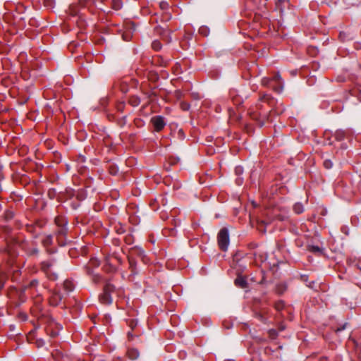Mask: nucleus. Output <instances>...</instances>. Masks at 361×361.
<instances>
[{"instance_id": "a19ab883", "label": "nucleus", "mask_w": 361, "mask_h": 361, "mask_svg": "<svg viewBox=\"0 0 361 361\" xmlns=\"http://www.w3.org/2000/svg\"><path fill=\"white\" fill-rule=\"evenodd\" d=\"M50 335H51V337H56L58 335V332H56V331H51L50 333Z\"/></svg>"}, {"instance_id": "b1692460", "label": "nucleus", "mask_w": 361, "mask_h": 361, "mask_svg": "<svg viewBox=\"0 0 361 361\" xmlns=\"http://www.w3.org/2000/svg\"><path fill=\"white\" fill-rule=\"evenodd\" d=\"M115 290V286L111 283H107L104 288V291L107 292L111 295V293L114 292Z\"/></svg>"}, {"instance_id": "412c9836", "label": "nucleus", "mask_w": 361, "mask_h": 361, "mask_svg": "<svg viewBox=\"0 0 361 361\" xmlns=\"http://www.w3.org/2000/svg\"><path fill=\"white\" fill-rule=\"evenodd\" d=\"M309 250L313 253L322 254L323 249L318 245H310Z\"/></svg>"}, {"instance_id": "c9c22d12", "label": "nucleus", "mask_w": 361, "mask_h": 361, "mask_svg": "<svg viewBox=\"0 0 361 361\" xmlns=\"http://www.w3.org/2000/svg\"><path fill=\"white\" fill-rule=\"evenodd\" d=\"M56 300H58L59 302H61L64 298V295L60 293H58L55 295Z\"/></svg>"}, {"instance_id": "1a4fd4ad", "label": "nucleus", "mask_w": 361, "mask_h": 361, "mask_svg": "<svg viewBox=\"0 0 361 361\" xmlns=\"http://www.w3.org/2000/svg\"><path fill=\"white\" fill-rule=\"evenodd\" d=\"M99 300L102 303L106 304V305H110L112 302V298L111 295L107 293L104 292L99 296Z\"/></svg>"}, {"instance_id": "c85d7f7f", "label": "nucleus", "mask_w": 361, "mask_h": 361, "mask_svg": "<svg viewBox=\"0 0 361 361\" xmlns=\"http://www.w3.org/2000/svg\"><path fill=\"white\" fill-rule=\"evenodd\" d=\"M90 1V0H79L78 2L75 4H78L79 7L81 8L87 6Z\"/></svg>"}, {"instance_id": "dca6fc26", "label": "nucleus", "mask_w": 361, "mask_h": 361, "mask_svg": "<svg viewBox=\"0 0 361 361\" xmlns=\"http://www.w3.org/2000/svg\"><path fill=\"white\" fill-rule=\"evenodd\" d=\"M26 252L30 256H35L39 254V249L36 246H27L26 248Z\"/></svg>"}, {"instance_id": "9d476101", "label": "nucleus", "mask_w": 361, "mask_h": 361, "mask_svg": "<svg viewBox=\"0 0 361 361\" xmlns=\"http://www.w3.org/2000/svg\"><path fill=\"white\" fill-rule=\"evenodd\" d=\"M235 284L241 288H245L247 286V282L246 279L243 276H238L235 280Z\"/></svg>"}, {"instance_id": "423d86ee", "label": "nucleus", "mask_w": 361, "mask_h": 361, "mask_svg": "<svg viewBox=\"0 0 361 361\" xmlns=\"http://www.w3.org/2000/svg\"><path fill=\"white\" fill-rule=\"evenodd\" d=\"M53 264L54 263L52 262H43L42 263V269L51 280H56L58 276L51 270Z\"/></svg>"}, {"instance_id": "9b49d317", "label": "nucleus", "mask_w": 361, "mask_h": 361, "mask_svg": "<svg viewBox=\"0 0 361 361\" xmlns=\"http://www.w3.org/2000/svg\"><path fill=\"white\" fill-rule=\"evenodd\" d=\"M128 261H129V267L131 270V275L138 274L139 270L137 269V262L133 258H129Z\"/></svg>"}, {"instance_id": "58836bf2", "label": "nucleus", "mask_w": 361, "mask_h": 361, "mask_svg": "<svg viewBox=\"0 0 361 361\" xmlns=\"http://www.w3.org/2000/svg\"><path fill=\"white\" fill-rule=\"evenodd\" d=\"M346 325H347V324H345L341 327L338 328L336 331L338 332L342 331L343 330H344L345 329Z\"/></svg>"}, {"instance_id": "20e7f679", "label": "nucleus", "mask_w": 361, "mask_h": 361, "mask_svg": "<svg viewBox=\"0 0 361 361\" xmlns=\"http://www.w3.org/2000/svg\"><path fill=\"white\" fill-rule=\"evenodd\" d=\"M138 82L135 79L129 77L123 78L120 84V90H128L137 87Z\"/></svg>"}, {"instance_id": "7c9ffc66", "label": "nucleus", "mask_w": 361, "mask_h": 361, "mask_svg": "<svg viewBox=\"0 0 361 361\" xmlns=\"http://www.w3.org/2000/svg\"><path fill=\"white\" fill-rule=\"evenodd\" d=\"M162 18H163L162 20L169 21L171 18V13H169L168 12H164L162 15Z\"/></svg>"}, {"instance_id": "79ce46f5", "label": "nucleus", "mask_w": 361, "mask_h": 361, "mask_svg": "<svg viewBox=\"0 0 361 361\" xmlns=\"http://www.w3.org/2000/svg\"><path fill=\"white\" fill-rule=\"evenodd\" d=\"M37 343H38V345H41V346L44 344V341L42 339H40V340L37 341Z\"/></svg>"}, {"instance_id": "4c0bfd02", "label": "nucleus", "mask_w": 361, "mask_h": 361, "mask_svg": "<svg viewBox=\"0 0 361 361\" xmlns=\"http://www.w3.org/2000/svg\"><path fill=\"white\" fill-rule=\"evenodd\" d=\"M4 276L3 275L0 276V289L3 288L4 285Z\"/></svg>"}, {"instance_id": "f8f14e48", "label": "nucleus", "mask_w": 361, "mask_h": 361, "mask_svg": "<svg viewBox=\"0 0 361 361\" xmlns=\"http://www.w3.org/2000/svg\"><path fill=\"white\" fill-rule=\"evenodd\" d=\"M80 8L75 3L72 4L68 8V13L72 16H75L79 13Z\"/></svg>"}, {"instance_id": "473e14b6", "label": "nucleus", "mask_w": 361, "mask_h": 361, "mask_svg": "<svg viewBox=\"0 0 361 361\" xmlns=\"http://www.w3.org/2000/svg\"><path fill=\"white\" fill-rule=\"evenodd\" d=\"M275 307L278 311L281 310L283 308V301H279L276 303Z\"/></svg>"}, {"instance_id": "5701e85b", "label": "nucleus", "mask_w": 361, "mask_h": 361, "mask_svg": "<svg viewBox=\"0 0 361 361\" xmlns=\"http://www.w3.org/2000/svg\"><path fill=\"white\" fill-rule=\"evenodd\" d=\"M199 33L204 37H207L209 33V30L206 26H202L199 29Z\"/></svg>"}, {"instance_id": "f704fd0d", "label": "nucleus", "mask_w": 361, "mask_h": 361, "mask_svg": "<svg viewBox=\"0 0 361 361\" xmlns=\"http://www.w3.org/2000/svg\"><path fill=\"white\" fill-rule=\"evenodd\" d=\"M88 274L92 275L93 280L94 281V282H96V283L99 282V275H95V274H93L92 271H88Z\"/></svg>"}, {"instance_id": "4be33fe9", "label": "nucleus", "mask_w": 361, "mask_h": 361, "mask_svg": "<svg viewBox=\"0 0 361 361\" xmlns=\"http://www.w3.org/2000/svg\"><path fill=\"white\" fill-rule=\"evenodd\" d=\"M44 6L48 9H51L55 6V1L54 0H44Z\"/></svg>"}, {"instance_id": "6e6552de", "label": "nucleus", "mask_w": 361, "mask_h": 361, "mask_svg": "<svg viewBox=\"0 0 361 361\" xmlns=\"http://www.w3.org/2000/svg\"><path fill=\"white\" fill-rule=\"evenodd\" d=\"M52 242L53 238L51 235H47L42 240V245L46 247L49 253H54L56 252V250H49L48 248V247L52 244Z\"/></svg>"}, {"instance_id": "ea45409f", "label": "nucleus", "mask_w": 361, "mask_h": 361, "mask_svg": "<svg viewBox=\"0 0 361 361\" xmlns=\"http://www.w3.org/2000/svg\"><path fill=\"white\" fill-rule=\"evenodd\" d=\"M314 281H312L310 282L308 284H307V286L311 288H314Z\"/></svg>"}, {"instance_id": "4468645a", "label": "nucleus", "mask_w": 361, "mask_h": 361, "mask_svg": "<svg viewBox=\"0 0 361 361\" xmlns=\"http://www.w3.org/2000/svg\"><path fill=\"white\" fill-rule=\"evenodd\" d=\"M139 355H140V353L137 349H135V348L128 349V356L130 360H135L138 358Z\"/></svg>"}, {"instance_id": "c756f323", "label": "nucleus", "mask_w": 361, "mask_h": 361, "mask_svg": "<svg viewBox=\"0 0 361 361\" xmlns=\"http://www.w3.org/2000/svg\"><path fill=\"white\" fill-rule=\"evenodd\" d=\"M324 166L326 169H329L332 168L333 163L331 160L326 159L324 161Z\"/></svg>"}, {"instance_id": "09e8293b", "label": "nucleus", "mask_w": 361, "mask_h": 361, "mask_svg": "<svg viewBox=\"0 0 361 361\" xmlns=\"http://www.w3.org/2000/svg\"><path fill=\"white\" fill-rule=\"evenodd\" d=\"M259 318L262 321H263V319H264L263 317H262L261 314H259Z\"/></svg>"}, {"instance_id": "2f4dec72", "label": "nucleus", "mask_w": 361, "mask_h": 361, "mask_svg": "<svg viewBox=\"0 0 361 361\" xmlns=\"http://www.w3.org/2000/svg\"><path fill=\"white\" fill-rule=\"evenodd\" d=\"M235 172L237 175H241L243 173V168L241 166H238L235 169Z\"/></svg>"}, {"instance_id": "f257e3e1", "label": "nucleus", "mask_w": 361, "mask_h": 361, "mask_svg": "<svg viewBox=\"0 0 361 361\" xmlns=\"http://www.w3.org/2000/svg\"><path fill=\"white\" fill-rule=\"evenodd\" d=\"M262 85L264 88L281 90L283 88V82L279 73L274 72L271 77H266L262 80Z\"/></svg>"}, {"instance_id": "a211bd4d", "label": "nucleus", "mask_w": 361, "mask_h": 361, "mask_svg": "<svg viewBox=\"0 0 361 361\" xmlns=\"http://www.w3.org/2000/svg\"><path fill=\"white\" fill-rule=\"evenodd\" d=\"M123 4L121 0H112L111 8L116 11L120 10L122 8Z\"/></svg>"}, {"instance_id": "a878e982", "label": "nucleus", "mask_w": 361, "mask_h": 361, "mask_svg": "<svg viewBox=\"0 0 361 361\" xmlns=\"http://www.w3.org/2000/svg\"><path fill=\"white\" fill-rule=\"evenodd\" d=\"M345 133L343 130H337L335 133V137L338 140H342L344 138Z\"/></svg>"}, {"instance_id": "ddd939ff", "label": "nucleus", "mask_w": 361, "mask_h": 361, "mask_svg": "<svg viewBox=\"0 0 361 361\" xmlns=\"http://www.w3.org/2000/svg\"><path fill=\"white\" fill-rule=\"evenodd\" d=\"M152 63L161 66H166L168 63L167 61H164L161 56H156L154 57Z\"/></svg>"}, {"instance_id": "2eb2a0df", "label": "nucleus", "mask_w": 361, "mask_h": 361, "mask_svg": "<svg viewBox=\"0 0 361 361\" xmlns=\"http://www.w3.org/2000/svg\"><path fill=\"white\" fill-rule=\"evenodd\" d=\"M63 286L66 295L73 291L74 289V285L70 281H65Z\"/></svg>"}, {"instance_id": "f03ea898", "label": "nucleus", "mask_w": 361, "mask_h": 361, "mask_svg": "<svg viewBox=\"0 0 361 361\" xmlns=\"http://www.w3.org/2000/svg\"><path fill=\"white\" fill-rule=\"evenodd\" d=\"M230 243L229 232L228 228H221L218 233V244L222 251L228 250Z\"/></svg>"}, {"instance_id": "e433bc0d", "label": "nucleus", "mask_w": 361, "mask_h": 361, "mask_svg": "<svg viewBox=\"0 0 361 361\" xmlns=\"http://www.w3.org/2000/svg\"><path fill=\"white\" fill-rule=\"evenodd\" d=\"M91 264L94 266V267H97V266H99V261L97 259H91Z\"/></svg>"}, {"instance_id": "393cba45", "label": "nucleus", "mask_w": 361, "mask_h": 361, "mask_svg": "<svg viewBox=\"0 0 361 361\" xmlns=\"http://www.w3.org/2000/svg\"><path fill=\"white\" fill-rule=\"evenodd\" d=\"M130 103L133 106H137L140 103V99L137 97H133L130 99Z\"/></svg>"}, {"instance_id": "aec40b11", "label": "nucleus", "mask_w": 361, "mask_h": 361, "mask_svg": "<svg viewBox=\"0 0 361 361\" xmlns=\"http://www.w3.org/2000/svg\"><path fill=\"white\" fill-rule=\"evenodd\" d=\"M152 48L155 51H159L162 48V44L159 40H154L152 43Z\"/></svg>"}, {"instance_id": "a18cd8bd", "label": "nucleus", "mask_w": 361, "mask_h": 361, "mask_svg": "<svg viewBox=\"0 0 361 361\" xmlns=\"http://www.w3.org/2000/svg\"><path fill=\"white\" fill-rule=\"evenodd\" d=\"M197 94H197V92H194V93H193V96H194V97H195V98H199V97H197Z\"/></svg>"}, {"instance_id": "f3484780", "label": "nucleus", "mask_w": 361, "mask_h": 361, "mask_svg": "<svg viewBox=\"0 0 361 361\" xmlns=\"http://www.w3.org/2000/svg\"><path fill=\"white\" fill-rule=\"evenodd\" d=\"M287 289V285L285 283H279L276 286V292L281 295L283 294Z\"/></svg>"}, {"instance_id": "c03bdc74", "label": "nucleus", "mask_w": 361, "mask_h": 361, "mask_svg": "<svg viewBox=\"0 0 361 361\" xmlns=\"http://www.w3.org/2000/svg\"><path fill=\"white\" fill-rule=\"evenodd\" d=\"M12 217H13V214L11 212H10L9 214H7L8 219H11Z\"/></svg>"}, {"instance_id": "37998d69", "label": "nucleus", "mask_w": 361, "mask_h": 361, "mask_svg": "<svg viewBox=\"0 0 361 361\" xmlns=\"http://www.w3.org/2000/svg\"><path fill=\"white\" fill-rule=\"evenodd\" d=\"M142 71H143L142 69H140V68H137V70H136V73H137V75L142 74Z\"/></svg>"}, {"instance_id": "6ab92c4d", "label": "nucleus", "mask_w": 361, "mask_h": 361, "mask_svg": "<svg viewBox=\"0 0 361 361\" xmlns=\"http://www.w3.org/2000/svg\"><path fill=\"white\" fill-rule=\"evenodd\" d=\"M293 210L296 214H301L304 211V207L300 202H296L293 205Z\"/></svg>"}, {"instance_id": "49530a36", "label": "nucleus", "mask_w": 361, "mask_h": 361, "mask_svg": "<svg viewBox=\"0 0 361 361\" xmlns=\"http://www.w3.org/2000/svg\"><path fill=\"white\" fill-rule=\"evenodd\" d=\"M252 204L254 207H257V204L255 202H252Z\"/></svg>"}, {"instance_id": "7ed1b4c3", "label": "nucleus", "mask_w": 361, "mask_h": 361, "mask_svg": "<svg viewBox=\"0 0 361 361\" xmlns=\"http://www.w3.org/2000/svg\"><path fill=\"white\" fill-rule=\"evenodd\" d=\"M154 32L159 35L163 41L166 43L169 44L171 42V35L173 32V30L169 28L168 26L165 27H161L160 25H157L154 29Z\"/></svg>"}, {"instance_id": "cd10ccee", "label": "nucleus", "mask_w": 361, "mask_h": 361, "mask_svg": "<svg viewBox=\"0 0 361 361\" xmlns=\"http://www.w3.org/2000/svg\"><path fill=\"white\" fill-rule=\"evenodd\" d=\"M159 8L162 11H167L169 8V4L166 1H161L159 3Z\"/></svg>"}, {"instance_id": "72a5a7b5", "label": "nucleus", "mask_w": 361, "mask_h": 361, "mask_svg": "<svg viewBox=\"0 0 361 361\" xmlns=\"http://www.w3.org/2000/svg\"><path fill=\"white\" fill-rule=\"evenodd\" d=\"M355 94H352L353 97L356 98L357 100L361 102V91L359 92H353Z\"/></svg>"}, {"instance_id": "de8ad7c7", "label": "nucleus", "mask_w": 361, "mask_h": 361, "mask_svg": "<svg viewBox=\"0 0 361 361\" xmlns=\"http://www.w3.org/2000/svg\"><path fill=\"white\" fill-rule=\"evenodd\" d=\"M144 252V251L142 249L139 250V254L142 255Z\"/></svg>"}, {"instance_id": "0eeeda50", "label": "nucleus", "mask_w": 361, "mask_h": 361, "mask_svg": "<svg viewBox=\"0 0 361 361\" xmlns=\"http://www.w3.org/2000/svg\"><path fill=\"white\" fill-rule=\"evenodd\" d=\"M56 223L60 227V228H59V230L58 231V234H57L58 235L59 243L61 246H63V245H65V243L61 242L60 238L61 237H63V236H65L66 235V232H67L66 224H67V223L64 222L62 224H60L57 219H56Z\"/></svg>"}, {"instance_id": "39448f33", "label": "nucleus", "mask_w": 361, "mask_h": 361, "mask_svg": "<svg viewBox=\"0 0 361 361\" xmlns=\"http://www.w3.org/2000/svg\"><path fill=\"white\" fill-rule=\"evenodd\" d=\"M151 123H152L154 128L157 131L161 130L166 123L165 118L162 116H155L151 118Z\"/></svg>"}, {"instance_id": "bb28decb", "label": "nucleus", "mask_w": 361, "mask_h": 361, "mask_svg": "<svg viewBox=\"0 0 361 361\" xmlns=\"http://www.w3.org/2000/svg\"><path fill=\"white\" fill-rule=\"evenodd\" d=\"M148 78L149 80L157 81L159 79V76L156 73L150 71L148 74Z\"/></svg>"}]
</instances>
